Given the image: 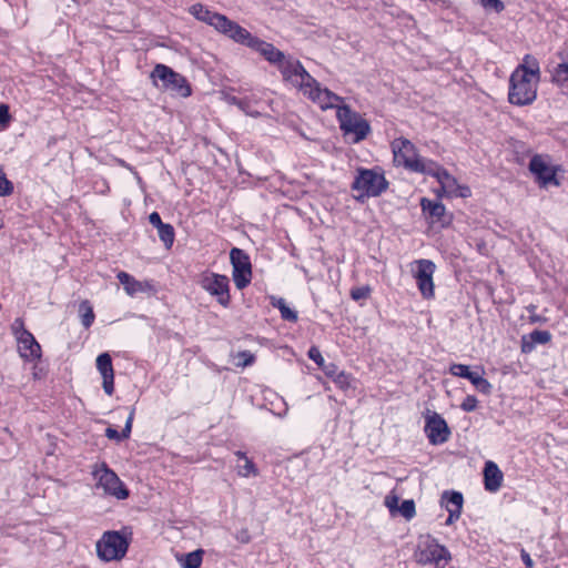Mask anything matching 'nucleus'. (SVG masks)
<instances>
[{
    "label": "nucleus",
    "mask_w": 568,
    "mask_h": 568,
    "mask_svg": "<svg viewBox=\"0 0 568 568\" xmlns=\"http://www.w3.org/2000/svg\"><path fill=\"white\" fill-rule=\"evenodd\" d=\"M234 42L258 52L266 61L276 65L285 82L298 89L305 97L317 103L321 109L326 110V108L335 106L341 100L339 95L322 88L320 82L306 71L298 60L285 57L272 43L253 36L245 28L242 27Z\"/></svg>",
    "instance_id": "obj_1"
},
{
    "label": "nucleus",
    "mask_w": 568,
    "mask_h": 568,
    "mask_svg": "<svg viewBox=\"0 0 568 568\" xmlns=\"http://www.w3.org/2000/svg\"><path fill=\"white\" fill-rule=\"evenodd\" d=\"M540 81V68L538 60L526 54L509 77L508 101L513 105H530L537 98V89Z\"/></svg>",
    "instance_id": "obj_2"
},
{
    "label": "nucleus",
    "mask_w": 568,
    "mask_h": 568,
    "mask_svg": "<svg viewBox=\"0 0 568 568\" xmlns=\"http://www.w3.org/2000/svg\"><path fill=\"white\" fill-rule=\"evenodd\" d=\"M388 187L384 172L381 168H357L354 181L351 189L356 194L354 195L357 202H364L369 197H377L384 193Z\"/></svg>",
    "instance_id": "obj_3"
},
{
    "label": "nucleus",
    "mask_w": 568,
    "mask_h": 568,
    "mask_svg": "<svg viewBox=\"0 0 568 568\" xmlns=\"http://www.w3.org/2000/svg\"><path fill=\"white\" fill-rule=\"evenodd\" d=\"M150 79L154 87L170 92L172 95L189 98L192 94V88L187 79L165 64H155L150 73Z\"/></svg>",
    "instance_id": "obj_4"
},
{
    "label": "nucleus",
    "mask_w": 568,
    "mask_h": 568,
    "mask_svg": "<svg viewBox=\"0 0 568 568\" xmlns=\"http://www.w3.org/2000/svg\"><path fill=\"white\" fill-rule=\"evenodd\" d=\"M394 162L404 166L406 170L415 173L425 174L433 165V160L423 158L418 154L413 142L405 138L395 139L392 144Z\"/></svg>",
    "instance_id": "obj_5"
},
{
    "label": "nucleus",
    "mask_w": 568,
    "mask_h": 568,
    "mask_svg": "<svg viewBox=\"0 0 568 568\" xmlns=\"http://www.w3.org/2000/svg\"><path fill=\"white\" fill-rule=\"evenodd\" d=\"M189 12L199 21L213 27L217 32L224 34L231 40L235 41L242 27L230 20L226 16L211 11L202 3H194L189 8Z\"/></svg>",
    "instance_id": "obj_6"
},
{
    "label": "nucleus",
    "mask_w": 568,
    "mask_h": 568,
    "mask_svg": "<svg viewBox=\"0 0 568 568\" xmlns=\"http://www.w3.org/2000/svg\"><path fill=\"white\" fill-rule=\"evenodd\" d=\"M196 283L223 308L231 306L230 278L226 275L205 270L199 274Z\"/></svg>",
    "instance_id": "obj_7"
},
{
    "label": "nucleus",
    "mask_w": 568,
    "mask_h": 568,
    "mask_svg": "<svg viewBox=\"0 0 568 568\" xmlns=\"http://www.w3.org/2000/svg\"><path fill=\"white\" fill-rule=\"evenodd\" d=\"M343 99L336 103L337 108L336 118L339 122V128L344 132L345 135H353V142L358 143L366 139V136L371 133V125L366 119H364L359 113L354 112L348 105L339 106Z\"/></svg>",
    "instance_id": "obj_8"
},
{
    "label": "nucleus",
    "mask_w": 568,
    "mask_h": 568,
    "mask_svg": "<svg viewBox=\"0 0 568 568\" xmlns=\"http://www.w3.org/2000/svg\"><path fill=\"white\" fill-rule=\"evenodd\" d=\"M11 333L17 341L18 353L24 361L34 362L41 358V346L33 334L26 328L21 317H17L11 324Z\"/></svg>",
    "instance_id": "obj_9"
},
{
    "label": "nucleus",
    "mask_w": 568,
    "mask_h": 568,
    "mask_svg": "<svg viewBox=\"0 0 568 568\" xmlns=\"http://www.w3.org/2000/svg\"><path fill=\"white\" fill-rule=\"evenodd\" d=\"M92 476L97 480V487L103 489L105 495L115 497L119 500L129 497V490L124 484L105 463L94 465Z\"/></svg>",
    "instance_id": "obj_10"
},
{
    "label": "nucleus",
    "mask_w": 568,
    "mask_h": 568,
    "mask_svg": "<svg viewBox=\"0 0 568 568\" xmlns=\"http://www.w3.org/2000/svg\"><path fill=\"white\" fill-rule=\"evenodd\" d=\"M129 545V539L120 531H105L97 542V552L104 561L120 560L126 555Z\"/></svg>",
    "instance_id": "obj_11"
},
{
    "label": "nucleus",
    "mask_w": 568,
    "mask_h": 568,
    "mask_svg": "<svg viewBox=\"0 0 568 568\" xmlns=\"http://www.w3.org/2000/svg\"><path fill=\"white\" fill-rule=\"evenodd\" d=\"M415 558L419 564L444 568L450 560V552L445 546L438 544L436 539L427 536L419 542Z\"/></svg>",
    "instance_id": "obj_12"
},
{
    "label": "nucleus",
    "mask_w": 568,
    "mask_h": 568,
    "mask_svg": "<svg viewBox=\"0 0 568 568\" xmlns=\"http://www.w3.org/2000/svg\"><path fill=\"white\" fill-rule=\"evenodd\" d=\"M415 268H412L413 277L416 281L417 288L425 300L435 297V285L433 281L436 265L433 261L420 258L414 262Z\"/></svg>",
    "instance_id": "obj_13"
},
{
    "label": "nucleus",
    "mask_w": 568,
    "mask_h": 568,
    "mask_svg": "<svg viewBox=\"0 0 568 568\" xmlns=\"http://www.w3.org/2000/svg\"><path fill=\"white\" fill-rule=\"evenodd\" d=\"M430 172L425 174L436 178L440 184V190L447 196H460L468 197L471 192L466 185L458 184L455 176H453L446 169L440 166L437 162L433 161V165L429 166Z\"/></svg>",
    "instance_id": "obj_14"
},
{
    "label": "nucleus",
    "mask_w": 568,
    "mask_h": 568,
    "mask_svg": "<svg viewBox=\"0 0 568 568\" xmlns=\"http://www.w3.org/2000/svg\"><path fill=\"white\" fill-rule=\"evenodd\" d=\"M230 260L233 267L232 276L237 290H243L252 281V264L250 256L239 247H233L230 252Z\"/></svg>",
    "instance_id": "obj_15"
},
{
    "label": "nucleus",
    "mask_w": 568,
    "mask_h": 568,
    "mask_svg": "<svg viewBox=\"0 0 568 568\" xmlns=\"http://www.w3.org/2000/svg\"><path fill=\"white\" fill-rule=\"evenodd\" d=\"M559 169V166L549 165L544 156L539 154L534 155L529 162L530 172L536 176L538 183L542 186L549 184L558 186L560 184L556 176Z\"/></svg>",
    "instance_id": "obj_16"
},
{
    "label": "nucleus",
    "mask_w": 568,
    "mask_h": 568,
    "mask_svg": "<svg viewBox=\"0 0 568 568\" xmlns=\"http://www.w3.org/2000/svg\"><path fill=\"white\" fill-rule=\"evenodd\" d=\"M425 433L432 445L446 443L450 435L446 420L437 413L426 417Z\"/></svg>",
    "instance_id": "obj_17"
},
{
    "label": "nucleus",
    "mask_w": 568,
    "mask_h": 568,
    "mask_svg": "<svg viewBox=\"0 0 568 568\" xmlns=\"http://www.w3.org/2000/svg\"><path fill=\"white\" fill-rule=\"evenodd\" d=\"M442 506L446 508L448 511V517L446 519V525H452L457 521L460 517L464 497L459 491H444L440 499Z\"/></svg>",
    "instance_id": "obj_18"
},
{
    "label": "nucleus",
    "mask_w": 568,
    "mask_h": 568,
    "mask_svg": "<svg viewBox=\"0 0 568 568\" xmlns=\"http://www.w3.org/2000/svg\"><path fill=\"white\" fill-rule=\"evenodd\" d=\"M97 369L102 376V387L106 395L112 396L114 393V371L112 358L109 353H102L97 357Z\"/></svg>",
    "instance_id": "obj_19"
},
{
    "label": "nucleus",
    "mask_w": 568,
    "mask_h": 568,
    "mask_svg": "<svg viewBox=\"0 0 568 568\" xmlns=\"http://www.w3.org/2000/svg\"><path fill=\"white\" fill-rule=\"evenodd\" d=\"M116 278L123 285V288L129 296H135L139 293H149L154 288L151 281H138L124 271H120L116 274Z\"/></svg>",
    "instance_id": "obj_20"
},
{
    "label": "nucleus",
    "mask_w": 568,
    "mask_h": 568,
    "mask_svg": "<svg viewBox=\"0 0 568 568\" xmlns=\"http://www.w3.org/2000/svg\"><path fill=\"white\" fill-rule=\"evenodd\" d=\"M504 475L498 465L487 460L484 466V487L489 493H496L500 489Z\"/></svg>",
    "instance_id": "obj_21"
},
{
    "label": "nucleus",
    "mask_w": 568,
    "mask_h": 568,
    "mask_svg": "<svg viewBox=\"0 0 568 568\" xmlns=\"http://www.w3.org/2000/svg\"><path fill=\"white\" fill-rule=\"evenodd\" d=\"M551 341V334L548 331L535 329L528 335L521 337V352L524 354L531 353L536 345H545Z\"/></svg>",
    "instance_id": "obj_22"
},
{
    "label": "nucleus",
    "mask_w": 568,
    "mask_h": 568,
    "mask_svg": "<svg viewBox=\"0 0 568 568\" xmlns=\"http://www.w3.org/2000/svg\"><path fill=\"white\" fill-rule=\"evenodd\" d=\"M134 414H135V409L132 408L130 414H129V416H128V418H126L125 425H124V427H123V429L121 432H118L112 426H109L105 429V437H108L111 440H115L118 443H120V442H122L124 439L130 438V435H131V432H132V425H133V420H134Z\"/></svg>",
    "instance_id": "obj_23"
},
{
    "label": "nucleus",
    "mask_w": 568,
    "mask_h": 568,
    "mask_svg": "<svg viewBox=\"0 0 568 568\" xmlns=\"http://www.w3.org/2000/svg\"><path fill=\"white\" fill-rule=\"evenodd\" d=\"M551 81L560 89L568 90V54L566 60L554 68Z\"/></svg>",
    "instance_id": "obj_24"
},
{
    "label": "nucleus",
    "mask_w": 568,
    "mask_h": 568,
    "mask_svg": "<svg viewBox=\"0 0 568 568\" xmlns=\"http://www.w3.org/2000/svg\"><path fill=\"white\" fill-rule=\"evenodd\" d=\"M420 207L424 213H427L430 217L439 221L446 212V207L442 202L432 201L429 199L423 197L420 200Z\"/></svg>",
    "instance_id": "obj_25"
},
{
    "label": "nucleus",
    "mask_w": 568,
    "mask_h": 568,
    "mask_svg": "<svg viewBox=\"0 0 568 568\" xmlns=\"http://www.w3.org/2000/svg\"><path fill=\"white\" fill-rule=\"evenodd\" d=\"M271 305L277 308L281 313V317L284 321L296 323L298 320L297 312L287 306L283 297H271Z\"/></svg>",
    "instance_id": "obj_26"
},
{
    "label": "nucleus",
    "mask_w": 568,
    "mask_h": 568,
    "mask_svg": "<svg viewBox=\"0 0 568 568\" xmlns=\"http://www.w3.org/2000/svg\"><path fill=\"white\" fill-rule=\"evenodd\" d=\"M203 554L202 549H197L181 556L178 560L183 568H200L203 561Z\"/></svg>",
    "instance_id": "obj_27"
},
{
    "label": "nucleus",
    "mask_w": 568,
    "mask_h": 568,
    "mask_svg": "<svg viewBox=\"0 0 568 568\" xmlns=\"http://www.w3.org/2000/svg\"><path fill=\"white\" fill-rule=\"evenodd\" d=\"M79 313H80V316H81V322H82V325L85 327V328H89L92 326L93 322H94V318H95V315H94V312H93V307L92 305L90 304L89 301H82L79 305Z\"/></svg>",
    "instance_id": "obj_28"
},
{
    "label": "nucleus",
    "mask_w": 568,
    "mask_h": 568,
    "mask_svg": "<svg viewBox=\"0 0 568 568\" xmlns=\"http://www.w3.org/2000/svg\"><path fill=\"white\" fill-rule=\"evenodd\" d=\"M158 233L164 246L166 248H171L175 239L174 227L171 224L165 223L162 227L158 229Z\"/></svg>",
    "instance_id": "obj_29"
},
{
    "label": "nucleus",
    "mask_w": 568,
    "mask_h": 568,
    "mask_svg": "<svg viewBox=\"0 0 568 568\" xmlns=\"http://www.w3.org/2000/svg\"><path fill=\"white\" fill-rule=\"evenodd\" d=\"M468 381L480 393L486 394V395L490 394V392H491V384L486 378H484L483 376L478 375L475 372H471L470 377H468Z\"/></svg>",
    "instance_id": "obj_30"
},
{
    "label": "nucleus",
    "mask_w": 568,
    "mask_h": 568,
    "mask_svg": "<svg viewBox=\"0 0 568 568\" xmlns=\"http://www.w3.org/2000/svg\"><path fill=\"white\" fill-rule=\"evenodd\" d=\"M237 475L241 477H255L258 475V469L251 458L244 460L243 466H237Z\"/></svg>",
    "instance_id": "obj_31"
},
{
    "label": "nucleus",
    "mask_w": 568,
    "mask_h": 568,
    "mask_svg": "<svg viewBox=\"0 0 568 568\" xmlns=\"http://www.w3.org/2000/svg\"><path fill=\"white\" fill-rule=\"evenodd\" d=\"M372 294V287L369 285H363L353 287L349 292L351 298L355 302H361L369 298Z\"/></svg>",
    "instance_id": "obj_32"
},
{
    "label": "nucleus",
    "mask_w": 568,
    "mask_h": 568,
    "mask_svg": "<svg viewBox=\"0 0 568 568\" xmlns=\"http://www.w3.org/2000/svg\"><path fill=\"white\" fill-rule=\"evenodd\" d=\"M237 108L250 116L256 118L260 115V112L255 109V101L246 97L242 98Z\"/></svg>",
    "instance_id": "obj_33"
},
{
    "label": "nucleus",
    "mask_w": 568,
    "mask_h": 568,
    "mask_svg": "<svg viewBox=\"0 0 568 568\" xmlns=\"http://www.w3.org/2000/svg\"><path fill=\"white\" fill-rule=\"evenodd\" d=\"M449 373L457 377H463L468 379L470 377L471 371L468 365L465 364H452L449 367Z\"/></svg>",
    "instance_id": "obj_34"
},
{
    "label": "nucleus",
    "mask_w": 568,
    "mask_h": 568,
    "mask_svg": "<svg viewBox=\"0 0 568 568\" xmlns=\"http://www.w3.org/2000/svg\"><path fill=\"white\" fill-rule=\"evenodd\" d=\"M351 375L344 371H341L339 374L336 375L335 378L333 379L335 385L342 390H347L351 387Z\"/></svg>",
    "instance_id": "obj_35"
},
{
    "label": "nucleus",
    "mask_w": 568,
    "mask_h": 568,
    "mask_svg": "<svg viewBox=\"0 0 568 568\" xmlns=\"http://www.w3.org/2000/svg\"><path fill=\"white\" fill-rule=\"evenodd\" d=\"M13 193V184L10 180H8V178L6 176V174L3 173V171L1 170V173H0V196H8V195H11Z\"/></svg>",
    "instance_id": "obj_36"
},
{
    "label": "nucleus",
    "mask_w": 568,
    "mask_h": 568,
    "mask_svg": "<svg viewBox=\"0 0 568 568\" xmlns=\"http://www.w3.org/2000/svg\"><path fill=\"white\" fill-rule=\"evenodd\" d=\"M236 357L240 362L236 364L239 367H247L254 364L255 356L250 351L239 352Z\"/></svg>",
    "instance_id": "obj_37"
},
{
    "label": "nucleus",
    "mask_w": 568,
    "mask_h": 568,
    "mask_svg": "<svg viewBox=\"0 0 568 568\" xmlns=\"http://www.w3.org/2000/svg\"><path fill=\"white\" fill-rule=\"evenodd\" d=\"M400 514L406 518L410 519L415 516V504L413 500H404L399 507Z\"/></svg>",
    "instance_id": "obj_38"
},
{
    "label": "nucleus",
    "mask_w": 568,
    "mask_h": 568,
    "mask_svg": "<svg viewBox=\"0 0 568 568\" xmlns=\"http://www.w3.org/2000/svg\"><path fill=\"white\" fill-rule=\"evenodd\" d=\"M479 3L486 10H493L497 13L501 12L505 9V6L501 0H479Z\"/></svg>",
    "instance_id": "obj_39"
},
{
    "label": "nucleus",
    "mask_w": 568,
    "mask_h": 568,
    "mask_svg": "<svg viewBox=\"0 0 568 568\" xmlns=\"http://www.w3.org/2000/svg\"><path fill=\"white\" fill-rule=\"evenodd\" d=\"M307 356L312 359L320 368L325 364V359L322 356L321 351L316 346H311Z\"/></svg>",
    "instance_id": "obj_40"
},
{
    "label": "nucleus",
    "mask_w": 568,
    "mask_h": 568,
    "mask_svg": "<svg viewBox=\"0 0 568 568\" xmlns=\"http://www.w3.org/2000/svg\"><path fill=\"white\" fill-rule=\"evenodd\" d=\"M478 406V399L474 395H467L460 404L464 412H474Z\"/></svg>",
    "instance_id": "obj_41"
},
{
    "label": "nucleus",
    "mask_w": 568,
    "mask_h": 568,
    "mask_svg": "<svg viewBox=\"0 0 568 568\" xmlns=\"http://www.w3.org/2000/svg\"><path fill=\"white\" fill-rule=\"evenodd\" d=\"M321 369L324 372V374L331 378L332 381L335 378L336 375L339 374V369L336 364L334 363H325Z\"/></svg>",
    "instance_id": "obj_42"
},
{
    "label": "nucleus",
    "mask_w": 568,
    "mask_h": 568,
    "mask_svg": "<svg viewBox=\"0 0 568 568\" xmlns=\"http://www.w3.org/2000/svg\"><path fill=\"white\" fill-rule=\"evenodd\" d=\"M149 222L156 229H160L165 224L162 222V219L158 212H152L149 215Z\"/></svg>",
    "instance_id": "obj_43"
},
{
    "label": "nucleus",
    "mask_w": 568,
    "mask_h": 568,
    "mask_svg": "<svg viewBox=\"0 0 568 568\" xmlns=\"http://www.w3.org/2000/svg\"><path fill=\"white\" fill-rule=\"evenodd\" d=\"M10 120L9 108L6 104H0V124H7Z\"/></svg>",
    "instance_id": "obj_44"
},
{
    "label": "nucleus",
    "mask_w": 568,
    "mask_h": 568,
    "mask_svg": "<svg viewBox=\"0 0 568 568\" xmlns=\"http://www.w3.org/2000/svg\"><path fill=\"white\" fill-rule=\"evenodd\" d=\"M520 558H521L524 565L526 566V568H534V561H532L530 555L525 549H521Z\"/></svg>",
    "instance_id": "obj_45"
},
{
    "label": "nucleus",
    "mask_w": 568,
    "mask_h": 568,
    "mask_svg": "<svg viewBox=\"0 0 568 568\" xmlns=\"http://www.w3.org/2000/svg\"><path fill=\"white\" fill-rule=\"evenodd\" d=\"M397 500L398 498L396 496H387L386 499H385V505L389 508V509H393L394 507H396L397 505Z\"/></svg>",
    "instance_id": "obj_46"
},
{
    "label": "nucleus",
    "mask_w": 568,
    "mask_h": 568,
    "mask_svg": "<svg viewBox=\"0 0 568 568\" xmlns=\"http://www.w3.org/2000/svg\"><path fill=\"white\" fill-rule=\"evenodd\" d=\"M241 100H242V98H240V97H235V95L227 97V102L233 105H236V106H239Z\"/></svg>",
    "instance_id": "obj_47"
},
{
    "label": "nucleus",
    "mask_w": 568,
    "mask_h": 568,
    "mask_svg": "<svg viewBox=\"0 0 568 568\" xmlns=\"http://www.w3.org/2000/svg\"><path fill=\"white\" fill-rule=\"evenodd\" d=\"M234 455L239 458V459H243V460H246L248 459L246 453L242 452V450H236L234 453Z\"/></svg>",
    "instance_id": "obj_48"
}]
</instances>
